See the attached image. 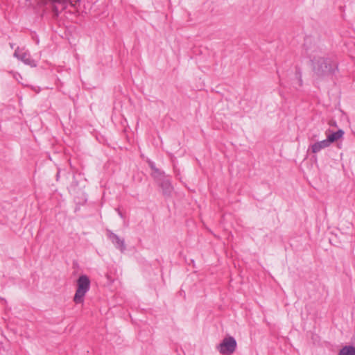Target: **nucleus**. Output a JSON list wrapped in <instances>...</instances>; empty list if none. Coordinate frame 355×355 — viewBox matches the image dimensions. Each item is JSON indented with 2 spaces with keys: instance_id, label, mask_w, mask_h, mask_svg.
<instances>
[{
  "instance_id": "7",
  "label": "nucleus",
  "mask_w": 355,
  "mask_h": 355,
  "mask_svg": "<svg viewBox=\"0 0 355 355\" xmlns=\"http://www.w3.org/2000/svg\"><path fill=\"white\" fill-rule=\"evenodd\" d=\"M158 182L160 184L164 195L169 196L173 191V187L171 182L168 179L164 178Z\"/></svg>"
},
{
  "instance_id": "5",
  "label": "nucleus",
  "mask_w": 355,
  "mask_h": 355,
  "mask_svg": "<svg viewBox=\"0 0 355 355\" xmlns=\"http://www.w3.org/2000/svg\"><path fill=\"white\" fill-rule=\"evenodd\" d=\"M108 237L116 248L120 250L121 252L125 251V245L124 239L119 238L118 235L112 232H108Z\"/></svg>"
},
{
  "instance_id": "10",
  "label": "nucleus",
  "mask_w": 355,
  "mask_h": 355,
  "mask_svg": "<svg viewBox=\"0 0 355 355\" xmlns=\"http://www.w3.org/2000/svg\"><path fill=\"white\" fill-rule=\"evenodd\" d=\"M152 176L156 181L159 182L165 178V173L160 169L157 168L153 172H152Z\"/></svg>"
},
{
  "instance_id": "1",
  "label": "nucleus",
  "mask_w": 355,
  "mask_h": 355,
  "mask_svg": "<svg viewBox=\"0 0 355 355\" xmlns=\"http://www.w3.org/2000/svg\"><path fill=\"white\" fill-rule=\"evenodd\" d=\"M304 49L310 60L314 77L323 79L335 73L338 69L337 63L324 55L316 39L311 36L306 37Z\"/></svg>"
},
{
  "instance_id": "6",
  "label": "nucleus",
  "mask_w": 355,
  "mask_h": 355,
  "mask_svg": "<svg viewBox=\"0 0 355 355\" xmlns=\"http://www.w3.org/2000/svg\"><path fill=\"white\" fill-rule=\"evenodd\" d=\"M330 144L327 141V139L320 141L315 142L310 146L309 149L313 153H318L322 150L328 148Z\"/></svg>"
},
{
  "instance_id": "4",
  "label": "nucleus",
  "mask_w": 355,
  "mask_h": 355,
  "mask_svg": "<svg viewBox=\"0 0 355 355\" xmlns=\"http://www.w3.org/2000/svg\"><path fill=\"white\" fill-rule=\"evenodd\" d=\"M14 56L27 65L31 67L36 66L35 61L31 58L30 54L24 49H19L18 47L15 51Z\"/></svg>"
},
{
  "instance_id": "12",
  "label": "nucleus",
  "mask_w": 355,
  "mask_h": 355,
  "mask_svg": "<svg viewBox=\"0 0 355 355\" xmlns=\"http://www.w3.org/2000/svg\"><path fill=\"white\" fill-rule=\"evenodd\" d=\"M148 165H149L150 168H151L152 172H153L155 169L157 168L155 166V164L153 162H148Z\"/></svg>"
},
{
  "instance_id": "8",
  "label": "nucleus",
  "mask_w": 355,
  "mask_h": 355,
  "mask_svg": "<svg viewBox=\"0 0 355 355\" xmlns=\"http://www.w3.org/2000/svg\"><path fill=\"white\" fill-rule=\"evenodd\" d=\"M344 135V131L343 130H338L336 132H332L327 135V140L329 144L331 145L332 143L338 141L340 138H342Z\"/></svg>"
},
{
  "instance_id": "3",
  "label": "nucleus",
  "mask_w": 355,
  "mask_h": 355,
  "mask_svg": "<svg viewBox=\"0 0 355 355\" xmlns=\"http://www.w3.org/2000/svg\"><path fill=\"white\" fill-rule=\"evenodd\" d=\"M236 348V341L232 336L225 337L218 345L217 349L222 354L230 355Z\"/></svg>"
},
{
  "instance_id": "9",
  "label": "nucleus",
  "mask_w": 355,
  "mask_h": 355,
  "mask_svg": "<svg viewBox=\"0 0 355 355\" xmlns=\"http://www.w3.org/2000/svg\"><path fill=\"white\" fill-rule=\"evenodd\" d=\"M338 355H355V347L345 346L340 350Z\"/></svg>"
},
{
  "instance_id": "15",
  "label": "nucleus",
  "mask_w": 355,
  "mask_h": 355,
  "mask_svg": "<svg viewBox=\"0 0 355 355\" xmlns=\"http://www.w3.org/2000/svg\"><path fill=\"white\" fill-rule=\"evenodd\" d=\"M119 216H120L121 217H123V215H122L121 212L119 211Z\"/></svg>"
},
{
  "instance_id": "2",
  "label": "nucleus",
  "mask_w": 355,
  "mask_h": 355,
  "mask_svg": "<svg viewBox=\"0 0 355 355\" xmlns=\"http://www.w3.org/2000/svg\"><path fill=\"white\" fill-rule=\"evenodd\" d=\"M90 288V280L87 275H80L77 280V289L73 297L76 304L83 303L84 297Z\"/></svg>"
},
{
  "instance_id": "11",
  "label": "nucleus",
  "mask_w": 355,
  "mask_h": 355,
  "mask_svg": "<svg viewBox=\"0 0 355 355\" xmlns=\"http://www.w3.org/2000/svg\"><path fill=\"white\" fill-rule=\"evenodd\" d=\"M77 187H78V182L75 180L71 182L70 186L69 187V191L71 193H77Z\"/></svg>"
},
{
  "instance_id": "13",
  "label": "nucleus",
  "mask_w": 355,
  "mask_h": 355,
  "mask_svg": "<svg viewBox=\"0 0 355 355\" xmlns=\"http://www.w3.org/2000/svg\"><path fill=\"white\" fill-rule=\"evenodd\" d=\"M329 125H330L331 126H336V125H336V122L335 121H329Z\"/></svg>"
},
{
  "instance_id": "14",
  "label": "nucleus",
  "mask_w": 355,
  "mask_h": 355,
  "mask_svg": "<svg viewBox=\"0 0 355 355\" xmlns=\"http://www.w3.org/2000/svg\"><path fill=\"white\" fill-rule=\"evenodd\" d=\"M59 176H60V173L58 172V173H57V175H56V179H57V180H58Z\"/></svg>"
}]
</instances>
